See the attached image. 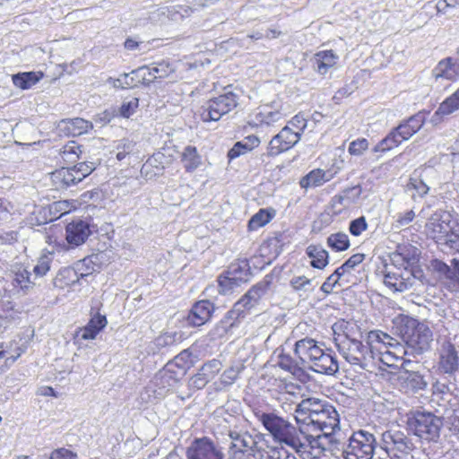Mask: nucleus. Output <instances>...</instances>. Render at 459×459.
Segmentation results:
<instances>
[{
  "mask_svg": "<svg viewBox=\"0 0 459 459\" xmlns=\"http://www.w3.org/2000/svg\"><path fill=\"white\" fill-rule=\"evenodd\" d=\"M335 344L346 361L362 368L374 359L387 367H394L406 353L399 341L380 330L370 331L368 333L367 345L347 335L335 338Z\"/></svg>",
  "mask_w": 459,
  "mask_h": 459,
  "instance_id": "obj_1",
  "label": "nucleus"
},
{
  "mask_svg": "<svg viewBox=\"0 0 459 459\" xmlns=\"http://www.w3.org/2000/svg\"><path fill=\"white\" fill-rule=\"evenodd\" d=\"M295 420L305 431L335 435L340 430L339 414L335 408L325 401L310 397L303 399L295 408Z\"/></svg>",
  "mask_w": 459,
  "mask_h": 459,
  "instance_id": "obj_2",
  "label": "nucleus"
},
{
  "mask_svg": "<svg viewBox=\"0 0 459 459\" xmlns=\"http://www.w3.org/2000/svg\"><path fill=\"white\" fill-rule=\"evenodd\" d=\"M322 346L314 339L304 338L296 342L294 353L302 366L307 365L316 373L333 376L339 370L338 361L330 350Z\"/></svg>",
  "mask_w": 459,
  "mask_h": 459,
  "instance_id": "obj_3",
  "label": "nucleus"
},
{
  "mask_svg": "<svg viewBox=\"0 0 459 459\" xmlns=\"http://www.w3.org/2000/svg\"><path fill=\"white\" fill-rule=\"evenodd\" d=\"M394 324L399 329V333L405 342L401 344L404 350H408L409 356L421 354L430 348L433 334L425 323L408 316H399L395 317Z\"/></svg>",
  "mask_w": 459,
  "mask_h": 459,
  "instance_id": "obj_4",
  "label": "nucleus"
},
{
  "mask_svg": "<svg viewBox=\"0 0 459 459\" xmlns=\"http://www.w3.org/2000/svg\"><path fill=\"white\" fill-rule=\"evenodd\" d=\"M255 416L274 442L293 450L301 445L299 436L304 431L301 425L296 427L273 412H256Z\"/></svg>",
  "mask_w": 459,
  "mask_h": 459,
  "instance_id": "obj_5",
  "label": "nucleus"
},
{
  "mask_svg": "<svg viewBox=\"0 0 459 459\" xmlns=\"http://www.w3.org/2000/svg\"><path fill=\"white\" fill-rule=\"evenodd\" d=\"M301 445L295 448L296 452L307 455V457L319 459L326 451L340 450L337 440L333 435H326L322 432L306 430L300 433Z\"/></svg>",
  "mask_w": 459,
  "mask_h": 459,
  "instance_id": "obj_6",
  "label": "nucleus"
},
{
  "mask_svg": "<svg viewBox=\"0 0 459 459\" xmlns=\"http://www.w3.org/2000/svg\"><path fill=\"white\" fill-rule=\"evenodd\" d=\"M375 436L364 429L352 433L346 444L342 446L344 459H371L376 448Z\"/></svg>",
  "mask_w": 459,
  "mask_h": 459,
  "instance_id": "obj_7",
  "label": "nucleus"
},
{
  "mask_svg": "<svg viewBox=\"0 0 459 459\" xmlns=\"http://www.w3.org/2000/svg\"><path fill=\"white\" fill-rule=\"evenodd\" d=\"M229 436L231 438L229 459H262L258 435L230 430Z\"/></svg>",
  "mask_w": 459,
  "mask_h": 459,
  "instance_id": "obj_8",
  "label": "nucleus"
},
{
  "mask_svg": "<svg viewBox=\"0 0 459 459\" xmlns=\"http://www.w3.org/2000/svg\"><path fill=\"white\" fill-rule=\"evenodd\" d=\"M413 433L427 441H437L443 426L441 417L428 411H416L409 420Z\"/></svg>",
  "mask_w": 459,
  "mask_h": 459,
  "instance_id": "obj_9",
  "label": "nucleus"
},
{
  "mask_svg": "<svg viewBox=\"0 0 459 459\" xmlns=\"http://www.w3.org/2000/svg\"><path fill=\"white\" fill-rule=\"evenodd\" d=\"M454 230L453 214L445 210L436 211L425 224L426 235L439 245H445Z\"/></svg>",
  "mask_w": 459,
  "mask_h": 459,
  "instance_id": "obj_10",
  "label": "nucleus"
},
{
  "mask_svg": "<svg viewBox=\"0 0 459 459\" xmlns=\"http://www.w3.org/2000/svg\"><path fill=\"white\" fill-rule=\"evenodd\" d=\"M238 96L232 91H226L209 100L200 108V117L204 122L219 121L238 106Z\"/></svg>",
  "mask_w": 459,
  "mask_h": 459,
  "instance_id": "obj_11",
  "label": "nucleus"
},
{
  "mask_svg": "<svg viewBox=\"0 0 459 459\" xmlns=\"http://www.w3.org/2000/svg\"><path fill=\"white\" fill-rule=\"evenodd\" d=\"M382 448L390 459H413L411 439L399 430H388L382 434Z\"/></svg>",
  "mask_w": 459,
  "mask_h": 459,
  "instance_id": "obj_12",
  "label": "nucleus"
},
{
  "mask_svg": "<svg viewBox=\"0 0 459 459\" xmlns=\"http://www.w3.org/2000/svg\"><path fill=\"white\" fill-rule=\"evenodd\" d=\"M176 364L168 363L166 367L155 375L148 389L153 393L154 398L160 399L169 391L178 387L181 377L184 375L183 368L178 372L174 370Z\"/></svg>",
  "mask_w": 459,
  "mask_h": 459,
  "instance_id": "obj_13",
  "label": "nucleus"
},
{
  "mask_svg": "<svg viewBox=\"0 0 459 459\" xmlns=\"http://www.w3.org/2000/svg\"><path fill=\"white\" fill-rule=\"evenodd\" d=\"M384 284L394 292H403L418 283V279L407 268L395 265H385L384 272Z\"/></svg>",
  "mask_w": 459,
  "mask_h": 459,
  "instance_id": "obj_14",
  "label": "nucleus"
},
{
  "mask_svg": "<svg viewBox=\"0 0 459 459\" xmlns=\"http://www.w3.org/2000/svg\"><path fill=\"white\" fill-rule=\"evenodd\" d=\"M406 353L403 359H399L396 362V366L398 367V363H401V368L403 371L400 372L399 380L401 382V385L407 392H417L419 390H423L427 386V382L424 380L423 377L416 371V367L418 366V362L412 361L409 358V351L405 350Z\"/></svg>",
  "mask_w": 459,
  "mask_h": 459,
  "instance_id": "obj_15",
  "label": "nucleus"
},
{
  "mask_svg": "<svg viewBox=\"0 0 459 459\" xmlns=\"http://www.w3.org/2000/svg\"><path fill=\"white\" fill-rule=\"evenodd\" d=\"M437 370L452 376L459 369V351L450 340L438 343L436 352Z\"/></svg>",
  "mask_w": 459,
  "mask_h": 459,
  "instance_id": "obj_16",
  "label": "nucleus"
},
{
  "mask_svg": "<svg viewBox=\"0 0 459 459\" xmlns=\"http://www.w3.org/2000/svg\"><path fill=\"white\" fill-rule=\"evenodd\" d=\"M249 274V268L246 262L231 264L226 274L219 278V291L229 294L235 287L247 282Z\"/></svg>",
  "mask_w": 459,
  "mask_h": 459,
  "instance_id": "obj_17",
  "label": "nucleus"
},
{
  "mask_svg": "<svg viewBox=\"0 0 459 459\" xmlns=\"http://www.w3.org/2000/svg\"><path fill=\"white\" fill-rule=\"evenodd\" d=\"M289 113L288 108L280 100H275L270 103L259 107L255 114V120L260 126H273L275 123L282 120Z\"/></svg>",
  "mask_w": 459,
  "mask_h": 459,
  "instance_id": "obj_18",
  "label": "nucleus"
},
{
  "mask_svg": "<svg viewBox=\"0 0 459 459\" xmlns=\"http://www.w3.org/2000/svg\"><path fill=\"white\" fill-rule=\"evenodd\" d=\"M187 459H222V453L207 437L195 439L186 450Z\"/></svg>",
  "mask_w": 459,
  "mask_h": 459,
  "instance_id": "obj_19",
  "label": "nucleus"
},
{
  "mask_svg": "<svg viewBox=\"0 0 459 459\" xmlns=\"http://www.w3.org/2000/svg\"><path fill=\"white\" fill-rule=\"evenodd\" d=\"M300 139V133L294 132L289 126L283 127L269 143V154L278 155L292 148Z\"/></svg>",
  "mask_w": 459,
  "mask_h": 459,
  "instance_id": "obj_20",
  "label": "nucleus"
},
{
  "mask_svg": "<svg viewBox=\"0 0 459 459\" xmlns=\"http://www.w3.org/2000/svg\"><path fill=\"white\" fill-rule=\"evenodd\" d=\"M431 75L436 82H456L459 80V62L452 57L444 58L432 69Z\"/></svg>",
  "mask_w": 459,
  "mask_h": 459,
  "instance_id": "obj_21",
  "label": "nucleus"
},
{
  "mask_svg": "<svg viewBox=\"0 0 459 459\" xmlns=\"http://www.w3.org/2000/svg\"><path fill=\"white\" fill-rule=\"evenodd\" d=\"M107 324L108 321L105 316L100 314L93 316L84 327L76 331L74 342L82 345L83 341L94 340Z\"/></svg>",
  "mask_w": 459,
  "mask_h": 459,
  "instance_id": "obj_22",
  "label": "nucleus"
},
{
  "mask_svg": "<svg viewBox=\"0 0 459 459\" xmlns=\"http://www.w3.org/2000/svg\"><path fill=\"white\" fill-rule=\"evenodd\" d=\"M265 292V287L263 285H256L245 294V296L238 300L232 310L230 316H236L238 318L245 311H248L258 305L262 296Z\"/></svg>",
  "mask_w": 459,
  "mask_h": 459,
  "instance_id": "obj_23",
  "label": "nucleus"
},
{
  "mask_svg": "<svg viewBox=\"0 0 459 459\" xmlns=\"http://www.w3.org/2000/svg\"><path fill=\"white\" fill-rule=\"evenodd\" d=\"M150 80L146 78V68L141 66L127 74H121L118 78L109 77L108 82L114 88L126 89L137 86L138 83L145 85V82Z\"/></svg>",
  "mask_w": 459,
  "mask_h": 459,
  "instance_id": "obj_24",
  "label": "nucleus"
},
{
  "mask_svg": "<svg viewBox=\"0 0 459 459\" xmlns=\"http://www.w3.org/2000/svg\"><path fill=\"white\" fill-rule=\"evenodd\" d=\"M222 365L218 359H212L204 363L198 372L192 377L191 385L196 389L204 388L221 369Z\"/></svg>",
  "mask_w": 459,
  "mask_h": 459,
  "instance_id": "obj_25",
  "label": "nucleus"
},
{
  "mask_svg": "<svg viewBox=\"0 0 459 459\" xmlns=\"http://www.w3.org/2000/svg\"><path fill=\"white\" fill-rule=\"evenodd\" d=\"M91 234L90 225L82 220L74 221L65 228V239L72 247L83 244Z\"/></svg>",
  "mask_w": 459,
  "mask_h": 459,
  "instance_id": "obj_26",
  "label": "nucleus"
},
{
  "mask_svg": "<svg viewBox=\"0 0 459 459\" xmlns=\"http://www.w3.org/2000/svg\"><path fill=\"white\" fill-rule=\"evenodd\" d=\"M83 262L77 263L74 267H65L59 271L55 284L57 287L72 286L80 281L81 278L91 274L90 272L83 273Z\"/></svg>",
  "mask_w": 459,
  "mask_h": 459,
  "instance_id": "obj_27",
  "label": "nucleus"
},
{
  "mask_svg": "<svg viewBox=\"0 0 459 459\" xmlns=\"http://www.w3.org/2000/svg\"><path fill=\"white\" fill-rule=\"evenodd\" d=\"M213 310V304L209 300H200L192 307L187 321L193 326H201L211 318Z\"/></svg>",
  "mask_w": 459,
  "mask_h": 459,
  "instance_id": "obj_28",
  "label": "nucleus"
},
{
  "mask_svg": "<svg viewBox=\"0 0 459 459\" xmlns=\"http://www.w3.org/2000/svg\"><path fill=\"white\" fill-rule=\"evenodd\" d=\"M339 60V56L333 50H321L316 52L313 58V66L319 74H325L334 67Z\"/></svg>",
  "mask_w": 459,
  "mask_h": 459,
  "instance_id": "obj_29",
  "label": "nucleus"
},
{
  "mask_svg": "<svg viewBox=\"0 0 459 459\" xmlns=\"http://www.w3.org/2000/svg\"><path fill=\"white\" fill-rule=\"evenodd\" d=\"M336 174V170L332 171L316 169L303 177L299 181V185L305 189L309 187H317L333 179Z\"/></svg>",
  "mask_w": 459,
  "mask_h": 459,
  "instance_id": "obj_30",
  "label": "nucleus"
},
{
  "mask_svg": "<svg viewBox=\"0 0 459 459\" xmlns=\"http://www.w3.org/2000/svg\"><path fill=\"white\" fill-rule=\"evenodd\" d=\"M50 178L56 189L66 188L69 186L79 183V178H77L76 170H74V167L56 169L51 173Z\"/></svg>",
  "mask_w": 459,
  "mask_h": 459,
  "instance_id": "obj_31",
  "label": "nucleus"
},
{
  "mask_svg": "<svg viewBox=\"0 0 459 459\" xmlns=\"http://www.w3.org/2000/svg\"><path fill=\"white\" fill-rule=\"evenodd\" d=\"M455 400L450 391L449 386L446 383L437 381L432 385V401H437L440 406L444 407L445 411H447V405L453 409L457 403H452V401Z\"/></svg>",
  "mask_w": 459,
  "mask_h": 459,
  "instance_id": "obj_32",
  "label": "nucleus"
},
{
  "mask_svg": "<svg viewBox=\"0 0 459 459\" xmlns=\"http://www.w3.org/2000/svg\"><path fill=\"white\" fill-rule=\"evenodd\" d=\"M238 318L236 316H230V311L217 323L214 327L209 332V338L211 341H217L227 336L229 332L236 325Z\"/></svg>",
  "mask_w": 459,
  "mask_h": 459,
  "instance_id": "obj_33",
  "label": "nucleus"
},
{
  "mask_svg": "<svg viewBox=\"0 0 459 459\" xmlns=\"http://www.w3.org/2000/svg\"><path fill=\"white\" fill-rule=\"evenodd\" d=\"M424 122V116L419 113L411 116L408 120L400 124L396 128L399 130L402 138L406 141L422 127Z\"/></svg>",
  "mask_w": 459,
  "mask_h": 459,
  "instance_id": "obj_34",
  "label": "nucleus"
},
{
  "mask_svg": "<svg viewBox=\"0 0 459 459\" xmlns=\"http://www.w3.org/2000/svg\"><path fill=\"white\" fill-rule=\"evenodd\" d=\"M42 72L18 73L12 76L13 83L21 90H28L43 78Z\"/></svg>",
  "mask_w": 459,
  "mask_h": 459,
  "instance_id": "obj_35",
  "label": "nucleus"
},
{
  "mask_svg": "<svg viewBox=\"0 0 459 459\" xmlns=\"http://www.w3.org/2000/svg\"><path fill=\"white\" fill-rule=\"evenodd\" d=\"M61 126L62 129L67 133V134L76 136L87 133L92 127V125L91 122L83 118L76 117L73 119L63 120L61 122Z\"/></svg>",
  "mask_w": 459,
  "mask_h": 459,
  "instance_id": "obj_36",
  "label": "nucleus"
},
{
  "mask_svg": "<svg viewBox=\"0 0 459 459\" xmlns=\"http://www.w3.org/2000/svg\"><path fill=\"white\" fill-rule=\"evenodd\" d=\"M306 254L311 259L310 264L316 269H324L328 264V252L320 246L309 245Z\"/></svg>",
  "mask_w": 459,
  "mask_h": 459,
  "instance_id": "obj_37",
  "label": "nucleus"
},
{
  "mask_svg": "<svg viewBox=\"0 0 459 459\" xmlns=\"http://www.w3.org/2000/svg\"><path fill=\"white\" fill-rule=\"evenodd\" d=\"M459 109V90L446 98L433 115V120L438 121L444 116H448Z\"/></svg>",
  "mask_w": 459,
  "mask_h": 459,
  "instance_id": "obj_38",
  "label": "nucleus"
},
{
  "mask_svg": "<svg viewBox=\"0 0 459 459\" xmlns=\"http://www.w3.org/2000/svg\"><path fill=\"white\" fill-rule=\"evenodd\" d=\"M170 162L171 159L169 156L165 155V153L161 152H158L150 157L143 164L142 173H145L147 175L149 173V168L152 167L157 169L154 174H160L168 165L170 164Z\"/></svg>",
  "mask_w": 459,
  "mask_h": 459,
  "instance_id": "obj_39",
  "label": "nucleus"
},
{
  "mask_svg": "<svg viewBox=\"0 0 459 459\" xmlns=\"http://www.w3.org/2000/svg\"><path fill=\"white\" fill-rule=\"evenodd\" d=\"M405 139L402 138L399 130L395 127L382 141H380L373 149L374 152H386L397 147Z\"/></svg>",
  "mask_w": 459,
  "mask_h": 459,
  "instance_id": "obj_40",
  "label": "nucleus"
},
{
  "mask_svg": "<svg viewBox=\"0 0 459 459\" xmlns=\"http://www.w3.org/2000/svg\"><path fill=\"white\" fill-rule=\"evenodd\" d=\"M146 73L151 76V80H148L145 82V85H149L156 79H164L169 77L172 73H174V68L168 63L162 62L159 63L153 66H146Z\"/></svg>",
  "mask_w": 459,
  "mask_h": 459,
  "instance_id": "obj_41",
  "label": "nucleus"
},
{
  "mask_svg": "<svg viewBox=\"0 0 459 459\" xmlns=\"http://www.w3.org/2000/svg\"><path fill=\"white\" fill-rule=\"evenodd\" d=\"M182 162L186 171H194L201 165V156L195 147L188 145L182 152Z\"/></svg>",
  "mask_w": 459,
  "mask_h": 459,
  "instance_id": "obj_42",
  "label": "nucleus"
},
{
  "mask_svg": "<svg viewBox=\"0 0 459 459\" xmlns=\"http://www.w3.org/2000/svg\"><path fill=\"white\" fill-rule=\"evenodd\" d=\"M362 193V188L360 186H354L352 187H349L342 192L339 195H336L335 198L338 199V202L343 205L344 207H349L352 204H355L360 195Z\"/></svg>",
  "mask_w": 459,
  "mask_h": 459,
  "instance_id": "obj_43",
  "label": "nucleus"
},
{
  "mask_svg": "<svg viewBox=\"0 0 459 459\" xmlns=\"http://www.w3.org/2000/svg\"><path fill=\"white\" fill-rule=\"evenodd\" d=\"M14 281L22 290H28L34 285L35 279L27 268L18 266L14 271Z\"/></svg>",
  "mask_w": 459,
  "mask_h": 459,
  "instance_id": "obj_44",
  "label": "nucleus"
},
{
  "mask_svg": "<svg viewBox=\"0 0 459 459\" xmlns=\"http://www.w3.org/2000/svg\"><path fill=\"white\" fill-rule=\"evenodd\" d=\"M328 246L335 251H343L350 247V240L347 234L338 232L331 234L327 238Z\"/></svg>",
  "mask_w": 459,
  "mask_h": 459,
  "instance_id": "obj_45",
  "label": "nucleus"
},
{
  "mask_svg": "<svg viewBox=\"0 0 459 459\" xmlns=\"http://www.w3.org/2000/svg\"><path fill=\"white\" fill-rule=\"evenodd\" d=\"M247 139L252 143V145L244 143L243 142L236 143L228 152V157L230 160H234L240 155L245 154L248 151L252 150L255 145L259 143V141L256 137H248Z\"/></svg>",
  "mask_w": 459,
  "mask_h": 459,
  "instance_id": "obj_46",
  "label": "nucleus"
},
{
  "mask_svg": "<svg viewBox=\"0 0 459 459\" xmlns=\"http://www.w3.org/2000/svg\"><path fill=\"white\" fill-rule=\"evenodd\" d=\"M272 218V213L264 209H261L258 212L251 217L248 222V228L250 230H257L268 223Z\"/></svg>",
  "mask_w": 459,
  "mask_h": 459,
  "instance_id": "obj_47",
  "label": "nucleus"
},
{
  "mask_svg": "<svg viewBox=\"0 0 459 459\" xmlns=\"http://www.w3.org/2000/svg\"><path fill=\"white\" fill-rule=\"evenodd\" d=\"M82 152V147L77 143L72 141L63 147L61 154L65 160L74 161L80 158Z\"/></svg>",
  "mask_w": 459,
  "mask_h": 459,
  "instance_id": "obj_48",
  "label": "nucleus"
},
{
  "mask_svg": "<svg viewBox=\"0 0 459 459\" xmlns=\"http://www.w3.org/2000/svg\"><path fill=\"white\" fill-rule=\"evenodd\" d=\"M278 365L281 368L294 374L300 368L299 365L302 364L297 356L296 359H292L288 354H281Z\"/></svg>",
  "mask_w": 459,
  "mask_h": 459,
  "instance_id": "obj_49",
  "label": "nucleus"
},
{
  "mask_svg": "<svg viewBox=\"0 0 459 459\" xmlns=\"http://www.w3.org/2000/svg\"><path fill=\"white\" fill-rule=\"evenodd\" d=\"M415 218L413 210H408L396 215L395 220L392 223L394 230H402L409 225Z\"/></svg>",
  "mask_w": 459,
  "mask_h": 459,
  "instance_id": "obj_50",
  "label": "nucleus"
},
{
  "mask_svg": "<svg viewBox=\"0 0 459 459\" xmlns=\"http://www.w3.org/2000/svg\"><path fill=\"white\" fill-rule=\"evenodd\" d=\"M138 106L139 100L137 98L133 97L126 99L119 108V114L121 117L128 118L135 113Z\"/></svg>",
  "mask_w": 459,
  "mask_h": 459,
  "instance_id": "obj_51",
  "label": "nucleus"
},
{
  "mask_svg": "<svg viewBox=\"0 0 459 459\" xmlns=\"http://www.w3.org/2000/svg\"><path fill=\"white\" fill-rule=\"evenodd\" d=\"M241 371L240 367H230L226 369L220 377V382L222 385H231L238 379Z\"/></svg>",
  "mask_w": 459,
  "mask_h": 459,
  "instance_id": "obj_52",
  "label": "nucleus"
},
{
  "mask_svg": "<svg viewBox=\"0 0 459 459\" xmlns=\"http://www.w3.org/2000/svg\"><path fill=\"white\" fill-rule=\"evenodd\" d=\"M51 260L50 255H43L39 259L37 264L33 268L34 279L47 274L50 269Z\"/></svg>",
  "mask_w": 459,
  "mask_h": 459,
  "instance_id": "obj_53",
  "label": "nucleus"
},
{
  "mask_svg": "<svg viewBox=\"0 0 459 459\" xmlns=\"http://www.w3.org/2000/svg\"><path fill=\"white\" fill-rule=\"evenodd\" d=\"M368 141L365 138H359L352 141L348 148V152L353 156H361L368 148Z\"/></svg>",
  "mask_w": 459,
  "mask_h": 459,
  "instance_id": "obj_54",
  "label": "nucleus"
},
{
  "mask_svg": "<svg viewBox=\"0 0 459 459\" xmlns=\"http://www.w3.org/2000/svg\"><path fill=\"white\" fill-rule=\"evenodd\" d=\"M368 228V223L364 216L351 221L349 230L353 236H360Z\"/></svg>",
  "mask_w": 459,
  "mask_h": 459,
  "instance_id": "obj_55",
  "label": "nucleus"
},
{
  "mask_svg": "<svg viewBox=\"0 0 459 459\" xmlns=\"http://www.w3.org/2000/svg\"><path fill=\"white\" fill-rule=\"evenodd\" d=\"M74 169L76 170V176L79 178V182H81L95 169V167L91 162H80L74 166Z\"/></svg>",
  "mask_w": 459,
  "mask_h": 459,
  "instance_id": "obj_56",
  "label": "nucleus"
},
{
  "mask_svg": "<svg viewBox=\"0 0 459 459\" xmlns=\"http://www.w3.org/2000/svg\"><path fill=\"white\" fill-rule=\"evenodd\" d=\"M77 454L70 449L62 447L51 453L50 459H77Z\"/></svg>",
  "mask_w": 459,
  "mask_h": 459,
  "instance_id": "obj_57",
  "label": "nucleus"
},
{
  "mask_svg": "<svg viewBox=\"0 0 459 459\" xmlns=\"http://www.w3.org/2000/svg\"><path fill=\"white\" fill-rule=\"evenodd\" d=\"M408 186L413 188L420 196L426 195L429 191V186L421 179L411 178Z\"/></svg>",
  "mask_w": 459,
  "mask_h": 459,
  "instance_id": "obj_58",
  "label": "nucleus"
},
{
  "mask_svg": "<svg viewBox=\"0 0 459 459\" xmlns=\"http://www.w3.org/2000/svg\"><path fill=\"white\" fill-rule=\"evenodd\" d=\"M134 144L132 142L123 140L117 146V159L118 160H124L134 150Z\"/></svg>",
  "mask_w": 459,
  "mask_h": 459,
  "instance_id": "obj_59",
  "label": "nucleus"
},
{
  "mask_svg": "<svg viewBox=\"0 0 459 459\" xmlns=\"http://www.w3.org/2000/svg\"><path fill=\"white\" fill-rule=\"evenodd\" d=\"M457 5H459V0H439L436 4V8L437 13L446 14L449 9L455 8Z\"/></svg>",
  "mask_w": 459,
  "mask_h": 459,
  "instance_id": "obj_60",
  "label": "nucleus"
},
{
  "mask_svg": "<svg viewBox=\"0 0 459 459\" xmlns=\"http://www.w3.org/2000/svg\"><path fill=\"white\" fill-rule=\"evenodd\" d=\"M290 285L296 290H307L308 286L311 285V280L305 276H297L291 279Z\"/></svg>",
  "mask_w": 459,
  "mask_h": 459,
  "instance_id": "obj_61",
  "label": "nucleus"
},
{
  "mask_svg": "<svg viewBox=\"0 0 459 459\" xmlns=\"http://www.w3.org/2000/svg\"><path fill=\"white\" fill-rule=\"evenodd\" d=\"M51 209L62 216L72 210V205L68 201H58L52 204Z\"/></svg>",
  "mask_w": 459,
  "mask_h": 459,
  "instance_id": "obj_62",
  "label": "nucleus"
},
{
  "mask_svg": "<svg viewBox=\"0 0 459 459\" xmlns=\"http://www.w3.org/2000/svg\"><path fill=\"white\" fill-rule=\"evenodd\" d=\"M290 124L296 129L295 132H299L300 134L307 127V120L300 114L293 117L292 119L290 121Z\"/></svg>",
  "mask_w": 459,
  "mask_h": 459,
  "instance_id": "obj_63",
  "label": "nucleus"
},
{
  "mask_svg": "<svg viewBox=\"0 0 459 459\" xmlns=\"http://www.w3.org/2000/svg\"><path fill=\"white\" fill-rule=\"evenodd\" d=\"M445 245L459 253V229L452 232Z\"/></svg>",
  "mask_w": 459,
  "mask_h": 459,
  "instance_id": "obj_64",
  "label": "nucleus"
}]
</instances>
